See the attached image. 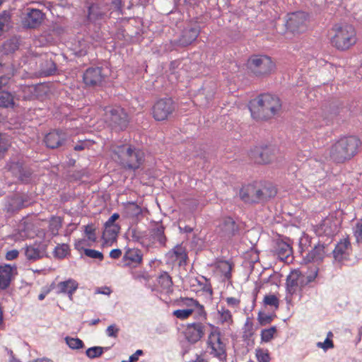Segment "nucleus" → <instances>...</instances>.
Wrapping results in <instances>:
<instances>
[{"label": "nucleus", "mask_w": 362, "mask_h": 362, "mask_svg": "<svg viewBox=\"0 0 362 362\" xmlns=\"http://www.w3.org/2000/svg\"><path fill=\"white\" fill-rule=\"evenodd\" d=\"M362 142L357 136H342L331 142L327 148V156L335 164H344L358 154Z\"/></svg>", "instance_id": "f257e3e1"}, {"label": "nucleus", "mask_w": 362, "mask_h": 362, "mask_svg": "<svg viewBox=\"0 0 362 362\" xmlns=\"http://www.w3.org/2000/svg\"><path fill=\"white\" fill-rule=\"evenodd\" d=\"M327 39L332 47L339 52H346L358 42L354 25L347 22L334 23L327 31Z\"/></svg>", "instance_id": "f03ea898"}, {"label": "nucleus", "mask_w": 362, "mask_h": 362, "mask_svg": "<svg viewBox=\"0 0 362 362\" xmlns=\"http://www.w3.org/2000/svg\"><path fill=\"white\" fill-rule=\"evenodd\" d=\"M249 109L253 119L267 121L280 115L282 102L277 95L263 93L250 101Z\"/></svg>", "instance_id": "7ed1b4c3"}, {"label": "nucleus", "mask_w": 362, "mask_h": 362, "mask_svg": "<svg viewBox=\"0 0 362 362\" xmlns=\"http://www.w3.org/2000/svg\"><path fill=\"white\" fill-rule=\"evenodd\" d=\"M112 151L117 156L120 165L125 169L137 170L144 162V151L132 144L116 145L113 147Z\"/></svg>", "instance_id": "20e7f679"}, {"label": "nucleus", "mask_w": 362, "mask_h": 362, "mask_svg": "<svg viewBox=\"0 0 362 362\" xmlns=\"http://www.w3.org/2000/svg\"><path fill=\"white\" fill-rule=\"evenodd\" d=\"M209 331L206 339V352L220 362L227 360V343L218 327L209 324Z\"/></svg>", "instance_id": "39448f33"}, {"label": "nucleus", "mask_w": 362, "mask_h": 362, "mask_svg": "<svg viewBox=\"0 0 362 362\" xmlns=\"http://www.w3.org/2000/svg\"><path fill=\"white\" fill-rule=\"evenodd\" d=\"M178 304L180 306L186 307L185 309H178L173 312V315L180 320H186L194 313V318L196 320H206L208 314L204 305L201 304L197 299L193 298H180Z\"/></svg>", "instance_id": "423d86ee"}, {"label": "nucleus", "mask_w": 362, "mask_h": 362, "mask_svg": "<svg viewBox=\"0 0 362 362\" xmlns=\"http://www.w3.org/2000/svg\"><path fill=\"white\" fill-rule=\"evenodd\" d=\"M103 111V119L110 127L122 130L127 127L128 115L120 106H107Z\"/></svg>", "instance_id": "0eeeda50"}, {"label": "nucleus", "mask_w": 362, "mask_h": 362, "mask_svg": "<svg viewBox=\"0 0 362 362\" xmlns=\"http://www.w3.org/2000/svg\"><path fill=\"white\" fill-rule=\"evenodd\" d=\"M247 64L251 73L257 77L267 76L275 69V64L267 55H253Z\"/></svg>", "instance_id": "6e6552de"}, {"label": "nucleus", "mask_w": 362, "mask_h": 362, "mask_svg": "<svg viewBox=\"0 0 362 362\" xmlns=\"http://www.w3.org/2000/svg\"><path fill=\"white\" fill-rule=\"evenodd\" d=\"M340 221L334 216H329L314 226L315 233L320 238L332 239L339 231Z\"/></svg>", "instance_id": "1a4fd4ad"}, {"label": "nucleus", "mask_w": 362, "mask_h": 362, "mask_svg": "<svg viewBox=\"0 0 362 362\" xmlns=\"http://www.w3.org/2000/svg\"><path fill=\"white\" fill-rule=\"evenodd\" d=\"M175 108V103L171 98H160L152 106L151 115L156 121L167 120L173 114Z\"/></svg>", "instance_id": "9d476101"}, {"label": "nucleus", "mask_w": 362, "mask_h": 362, "mask_svg": "<svg viewBox=\"0 0 362 362\" xmlns=\"http://www.w3.org/2000/svg\"><path fill=\"white\" fill-rule=\"evenodd\" d=\"M252 161L259 165H266L276 158V150L271 146H259L252 148L249 153Z\"/></svg>", "instance_id": "9b49d317"}, {"label": "nucleus", "mask_w": 362, "mask_h": 362, "mask_svg": "<svg viewBox=\"0 0 362 362\" xmlns=\"http://www.w3.org/2000/svg\"><path fill=\"white\" fill-rule=\"evenodd\" d=\"M308 16L303 11H297L287 15L286 27L292 33H301L308 28Z\"/></svg>", "instance_id": "f8f14e48"}, {"label": "nucleus", "mask_w": 362, "mask_h": 362, "mask_svg": "<svg viewBox=\"0 0 362 362\" xmlns=\"http://www.w3.org/2000/svg\"><path fill=\"white\" fill-rule=\"evenodd\" d=\"M119 218L117 213L113 214L105 222L102 238L103 244L110 246L117 240L118 233L120 230L119 225L115 223V221Z\"/></svg>", "instance_id": "ddd939ff"}, {"label": "nucleus", "mask_w": 362, "mask_h": 362, "mask_svg": "<svg viewBox=\"0 0 362 362\" xmlns=\"http://www.w3.org/2000/svg\"><path fill=\"white\" fill-rule=\"evenodd\" d=\"M107 75L102 67H89L83 74V82L88 87L101 86L105 82Z\"/></svg>", "instance_id": "4468645a"}, {"label": "nucleus", "mask_w": 362, "mask_h": 362, "mask_svg": "<svg viewBox=\"0 0 362 362\" xmlns=\"http://www.w3.org/2000/svg\"><path fill=\"white\" fill-rule=\"evenodd\" d=\"M305 285V276L299 269L292 270L287 276L286 288L289 295L293 296L300 293Z\"/></svg>", "instance_id": "2eb2a0df"}, {"label": "nucleus", "mask_w": 362, "mask_h": 362, "mask_svg": "<svg viewBox=\"0 0 362 362\" xmlns=\"http://www.w3.org/2000/svg\"><path fill=\"white\" fill-rule=\"evenodd\" d=\"M143 252L136 247H125L122 258V264L124 267L135 269L143 263Z\"/></svg>", "instance_id": "dca6fc26"}, {"label": "nucleus", "mask_w": 362, "mask_h": 362, "mask_svg": "<svg viewBox=\"0 0 362 362\" xmlns=\"http://www.w3.org/2000/svg\"><path fill=\"white\" fill-rule=\"evenodd\" d=\"M186 340L191 343L198 342L205 334V325L202 322L187 323L184 331Z\"/></svg>", "instance_id": "f3484780"}, {"label": "nucleus", "mask_w": 362, "mask_h": 362, "mask_svg": "<svg viewBox=\"0 0 362 362\" xmlns=\"http://www.w3.org/2000/svg\"><path fill=\"white\" fill-rule=\"evenodd\" d=\"M332 252L329 244L318 243L310 252L304 256V259L308 262L320 263Z\"/></svg>", "instance_id": "a211bd4d"}, {"label": "nucleus", "mask_w": 362, "mask_h": 362, "mask_svg": "<svg viewBox=\"0 0 362 362\" xmlns=\"http://www.w3.org/2000/svg\"><path fill=\"white\" fill-rule=\"evenodd\" d=\"M217 231L221 237L230 239L238 233L239 226L233 218L226 216L221 219Z\"/></svg>", "instance_id": "6ab92c4d"}, {"label": "nucleus", "mask_w": 362, "mask_h": 362, "mask_svg": "<svg viewBox=\"0 0 362 362\" xmlns=\"http://www.w3.org/2000/svg\"><path fill=\"white\" fill-rule=\"evenodd\" d=\"M191 287L196 293H202L209 300H212L214 291L210 279L204 276L194 278L192 280Z\"/></svg>", "instance_id": "aec40b11"}, {"label": "nucleus", "mask_w": 362, "mask_h": 362, "mask_svg": "<svg viewBox=\"0 0 362 362\" xmlns=\"http://www.w3.org/2000/svg\"><path fill=\"white\" fill-rule=\"evenodd\" d=\"M17 274V267L15 264L0 265V290L7 289Z\"/></svg>", "instance_id": "412c9836"}, {"label": "nucleus", "mask_w": 362, "mask_h": 362, "mask_svg": "<svg viewBox=\"0 0 362 362\" xmlns=\"http://www.w3.org/2000/svg\"><path fill=\"white\" fill-rule=\"evenodd\" d=\"M45 14L40 9L28 8L22 20L23 25L29 28H35L40 25Z\"/></svg>", "instance_id": "4be33fe9"}, {"label": "nucleus", "mask_w": 362, "mask_h": 362, "mask_svg": "<svg viewBox=\"0 0 362 362\" xmlns=\"http://www.w3.org/2000/svg\"><path fill=\"white\" fill-rule=\"evenodd\" d=\"M66 139L67 134L65 132L55 129L46 134L44 141L48 148H57L62 146Z\"/></svg>", "instance_id": "5701e85b"}, {"label": "nucleus", "mask_w": 362, "mask_h": 362, "mask_svg": "<svg viewBox=\"0 0 362 362\" xmlns=\"http://www.w3.org/2000/svg\"><path fill=\"white\" fill-rule=\"evenodd\" d=\"M351 252V243L348 238L341 240L332 250L333 256L335 260L341 262L347 259Z\"/></svg>", "instance_id": "b1692460"}, {"label": "nucleus", "mask_w": 362, "mask_h": 362, "mask_svg": "<svg viewBox=\"0 0 362 362\" xmlns=\"http://www.w3.org/2000/svg\"><path fill=\"white\" fill-rule=\"evenodd\" d=\"M167 257L173 263H177L179 266L186 265L188 259L187 253L185 247L177 245L170 250Z\"/></svg>", "instance_id": "393cba45"}, {"label": "nucleus", "mask_w": 362, "mask_h": 362, "mask_svg": "<svg viewBox=\"0 0 362 362\" xmlns=\"http://www.w3.org/2000/svg\"><path fill=\"white\" fill-rule=\"evenodd\" d=\"M240 197L245 203H259L257 193V185L249 184L240 190Z\"/></svg>", "instance_id": "a878e982"}, {"label": "nucleus", "mask_w": 362, "mask_h": 362, "mask_svg": "<svg viewBox=\"0 0 362 362\" xmlns=\"http://www.w3.org/2000/svg\"><path fill=\"white\" fill-rule=\"evenodd\" d=\"M55 288L57 289V294H66L69 300H72L73 296L78 288V283L73 279H69L59 282Z\"/></svg>", "instance_id": "bb28decb"}, {"label": "nucleus", "mask_w": 362, "mask_h": 362, "mask_svg": "<svg viewBox=\"0 0 362 362\" xmlns=\"http://www.w3.org/2000/svg\"><path fill=\"white\" fill-rule=\"evenodd\" d=\"M199 33L200 30L198 27L185 29L177 44L181 47L188 46L196 40Z\"/></svg>", "instance_id": "cd10ccee"}, {"label": "nucleus", "mask_w": 362, "mask_h": 362, "mask_svg": "<svg viewBox=\"0 0 362 362\" xmlns=\"http://www.w3.org/2000/svg\"><path fill=\"white\" fill-rule=\"evenodd\" d=\"M257 193L259 197V202H266L276 195L277 189L272 183H264L257 185Z\"/></svg>", "instance_id": "c85d7f7f"}, {"label": "nucleus", "mask_w": 362, "mask_h": 362, "mask_svg": "<svg viewBox=\"0 0 362 362\" xmlns=\"http://www.w3.org/2000/svg\"><path fill=\"white\" fill-rule=\"evenodd\" d=\"M10 170L23 182H28L33 174V170L30 168L23 167L19 163H13L10 167Z\"/></svg>", "instance_id": "c756f323"}, {"label": "nucleus", "mask_w": 362, "mask_h": 362, "mask_svg": "<svg viewBox=\"0 0 362 362\" xmlns=\"http://www.w3.org/2000/svg\"><path fill=\"white\" fill-rule=\"evenodd\" d=\"M216 269L224 276L225 279L230 280L232 277L233 264L226 260H217L214 263Z\"/></svg>", "instance_id": "7c9ffc66"}, {"label": "nucleus", "mask_w": 362, "mask_h": 362, "mask_svg": "<svg viewBox=\"0 0 362 362\" xmlns=\"http://www.w3.org/2000/svg\"><path fill=\"white\" fill-rule=\"evenodd\" d=\"M217 316L218 324L221 325L230 327L234 322L231 312L224 306H221L217 310Z\"/></svg>", "instance_id": "2f4dec72"}, {"label": "nucleus", "mask_w": 362, "mask_h": 362, "mask_svg": "<svg viewBox=\"0 0 362 362\" xmlns=\"http://www.w3.org/2000/svg\"><path fill=\"white\" fill-rule=\"evenodd\" d=\"M153 241H157L160 245L165 246L167 238L165 235V228L163 225H157L150 230Z\"/></svg>", "instance_id": "473e14b6"}, {"label": "nucleus", "mask_w": 362, "mask_h": 362, "mask_svg": "<svg viewBox=\"0 0 362 362\" xmlns=\"http://www.w3.org/2000/svg\"><path fill=\"white\" fill-rule=\"evenodd\" d=\"M158 283L162 291L167 293H171L173 291V280L167 272H163L160 273L158 278Z\"/></svg>", "instance_id": "72a5a7b5"}, {"label": "nucleus", "mask_w": 362, "mask_h": 362, "mask_svg": "<svg viewBox=\"0 0 362 362\" xmlns=\"http://www.w3.org/2000/svg\"><path fill=\"white\" fill-rule=\"evenodd\" d=\"M56 71V64L52 59H46L40 64V76H49L54 74Z\"/></svg>", "instance_id": "f704fd0d"}, {"label": "nucleus", "mask_w": 362, "mask_h": 362, "mask_svg": "<svg viewBox=\"0 0 362 362\" xmlns=\"http://www.w3.org/2000/svg\"><path fill=\"white\" fill-rule=\"evenodd\" d=\"M25 255L28 260L35 261L42 257V252L39 245L35 244L27 246L25 249Z\"/></svg>", "instance_id": "c9c22d12"}, {"label": "nucleus", "mask_w": 362, "mask_h": 362, "mask_svg": "<svg viewBox=\"0 0 362 362\" xmlns=\"http://www.w3.org/2000/svg\"><path fill=\"white\" fill-rule=\"evenodd\" d=\"M276 252L280 259L284 260L292 254V247L289 244L281 241L277 243Z\"/></svg>", "instance_id": "e433bc0d"}, {"label": "nucleus", "mask_w": 362, "mask_h": 362, "mask_svg": "<svg viewBox=\"0 0 362 362\" xmlns=\"http://www.w3.org/2000/svg\"><path fill=\"white\" fill-rule=\"evenodd\" d=\"M93 48V46L89 41L86 40H81L78 42V48L75 49V54L78 57H84Z\"/></svg>", "instance_id": "4c0bfd02"}, {"label": "nucleus", "mask_w": 362, "mask_h": 362, "mask_svg": "<svg viewBox=\"0 0 362 362\" xmlns=\"http://www.w3.org/2000/svg\"><path fill=\"white\" fill-rule=\"evenodd\" d=\"M63 219L60 216H52L49 221V230L53 235H57L59 233V229L62 226Z\"/></svg>", "instance_id": "58836bf2"}, {"label": "nucleus", "mask_w": 362, "mask_h": 362, "mask_svg": "<svg viewBox=\"0 0 362 362\" xmlns=\"http://www.w3.org/2000/svg\"><path fill=\"white\" fill-rule=\"evenodd\" d=\"M255 333L254 325L251 320L247 319L243 328L242 337L244 341H250Z\"/></svg>", "instance_id": "ea45409f"}, {"label": "nucleus", "mask_w": 362, "mask_h": 362, "mask_svg": "<svg viewBox=\"0 0 362 362\" xmlns=\"http://www.w3.org/2000/svg\"><path fill=\"white\" fill-rule=\"evenodd\" d=\"M14 100L13 95L8 92H3L0 94V107H13Z\"/></svg>", "instance_id": "a19ab883"}, {"label": "nucleus", "mask_w": 362, "mask_h": 362, "mask_svg": "<svg viewBox=\"0 0 362 362\" xmlns=\"http://www.w3.org/2000/svg\"><path fill=\"white\" fill-rule=\"evenodd\" d=\"M277 329L275 326L271 327L269 329H264L261 331V340L263 342H269L276 334Z\"/></svg>", "instance_id": "79ce46f5"}, {"label": "nucleus", "mask_w": 362, "mask_h": 362, "mask_svg": "<svg viewBox=\"0 0 362 362\" xmlns=\"http://www.w3.org/2000/svg\"><path fill=\"white\" fill-rule=\"evenodd\" d=\"M69 252V246L67 244L63 243L56 246L54 254L57 258L62 259L65 257Z\"/></svg>", "instance_id": "37998d69"}, {"label": "nucleus", "mask_w": 362, "mask_h": 362, "mask_svg": "<svg viewBox=\"0 0 362 362\" xmlns=\"http://www.w3.org/2000/svg\"><path fill=\"white\" fill-rule=\"evenodd\" d=\"M255 355L258 362H269L271 359L267 349L258 348L255 350Z\"/></svg>", "instance_id": "c03bdc74"}, {"label": "nucleus", "mask_w": 362, "mask_h": 362, "mask_svg": "<svg viewBox=\"0 0 362 362\" xmlns=\"http://www.w3.org/2000/svg\"><path fill=\"white\" fill-rule=\"evenodd\" d=\"M66 341L69 348L79 349L83 347V341L78 338L66 337Z\"/></svg>", "instance_id": "a18cd8bd"}, {"label": "nucleus", "mask_w": 362, "mask_h": 362, "mask_svg": "<svg viewBox=\"0 0 362 362\" xmlns=\"http://www.w3.org/2000/svg\"><path fill=\"white\" fill-rule=\"evenodd\" d=\"M103 354V348L101 346H93L88 348L86 351V356L90 358H95L100 356Z\"/></svg>", "instance_id": "49530a36"}, {"label": "nucleus", "mask_w": 362, "mask_h": 362, "mask_svg": "<svg viewBox=\"0 0 362 362\" xmlns=\"http://www.w3.org/2000/svg\"><path fill=\"white\" fill-rule=\"evenodd\" d=\"M263 302L266 305L274 306L276 308H278L279 305V300L274 294L266 295L264 297Z\"/></svg>", "instance_id": "de8ad7c7"}, {"label": "nucleus", "mask_w": 362, "mask_h": 362, "mask_svg": "<svg viewBox=\"0 0 362 362\" xmlns=\"http://www.w3.org/2000/svg\"><path fill=\"white\" fill-rule=\"evenodd\" d=\"M11 144L8 137L5 134H0V153L7 151Z\"/></svg>", "instance_id": "09e8293b"}, {"label": "nucleus", "mask_w": 362, "mask_h": 362, "mask_svg": "<svg viewBox=\"0 0 362 362\" xmlns=\"http://www.w3.org/2000/svg\"><path fill=\"white\" fill-rule=\"evenodd\" d=\"M84 254L90 258L98 259L99 260L103 259V255L102 252L93 250V249H84Z\"/></svg>", "instance_id": "8fccbe9b"}, {"label": "nucleus", "mask_w": 362, "mask_h": 362, "mask_svg": "<svg viewBox=\"0 0 362 362\" xmlns=\"http://www.w3.org/2000/svg\"><path fill=\"white\" fill-rule=\"evenodd\" d=\"M329 337H332V333L329 332L327 335V338L325 340L324 342H318L317 346L322 348L325 350L328 349H331L334 347V343L332 339L329 338Z\"/></svg>", "instance_id": "3c124183"}, {"label": "nucleus", "mask_w": 362, "mask_h": 362, "mask_svg": "<svg viewBox=\"0 0 362 362\" xmlns=\"http://www.w3.org/2000/svg\"><path fill=\"white\" fill-rule=\"evenodd\" d=\"M37 86H25L23 87V91L25 93H29L30 95H23L24 99L25 100H31L33 99L35 95H33V93L36 91Z\"/></svg>", "instance_id": "603ef678"}, {"label": "nucleus", "mask_w": 362, "mask_h": 362, "mask_svg": "<svg viewBox=\"0 0 362 362\" xmlns=\"http://www.w3.org/2000/svg\"><path fill=\"white\" fill-rule=\"evenodd\" d=\"M95 228L91 225H88L85 227V233L89 240L95 241L96 236L95 233Z\"/></svg>", "instance_id": "864d4df0"}, {"label": "nucleus", "mask_w": 362, "mask_h": 362, "mask_svg": "<svg viewBox=\"0 0 362 362\" xmlns=\"http://www.w3.org/2000/svg\"><path fill=\"white\" fill-rule=\"evenodd\" d=\"M119 329L115 325H111L107 327L106 334L108 337L116 338L118 335Z\"/></svg>", "instance_id": "5fc2aeb1"}, {"label": "nucleus", "mask_w": 362, "mask_h": 362, "mask_svg": "<svg viewBox=\"0 0 362 362\" xmlns=\"http://www.w3.org/2000/svg\"><path fill=\"white\" fill-rule=\"evenodd\" d=\"M354 235L356 238L357 242L362 243V219L357 223Z\"/></svg>", "instance_id": "6e6d98bb"}, {"label": "nucleus", "mask_w": 362, "mask_h": 362, "mask_svg": "<svg viewBox=\"0 0 362 362\" xmlns=\"http://www.w3.org/2000/svg\"><path fill=\"white\" fill-rule=\"evenodd\" d=\"M92 144L93 143L90 141H81L74 146V149L77 151H83L85 148H89Z\"/></svg>", "instance_id": "4d7b16f0"}, {"label": "nucleus", "mask_w": 362, "mask_h": 362, "mask_svg": "<svg viewBox=\"0 0 362 362\" xmlns=\"http://www.w3.org/2000/svg\"><path fill=\"white\" fill-rule=\"evenodd\" d=\"M226 301L228 305L233 308H238L240 303V300L235 297H227Z\"/></svg>", "instance_id": "13d9d810"}, {"label": "nucleus", "mask_w": 362, "mask_h": 362, "mask_svg": "<svg viewBox=\"0 0 362 362\" xmlns=\"http://www.w3.org/2000/svg\"><path fill=\"white\" fill-rule=\"evenodd\" d=\"M17 47V45L13 40L6 41L4 45V48L7 52H13Z\"/></svg>", "instance_id": "bf43d9fd"}, {"label": "nucleus", "mask_w": 362, "mask_h": 362, "mask_svg": "<svg viewBox=\"0 0 362 362\" xmlns=\"http://www.w3.org/2000/svg\"><path fill=\"white\" fill-rule=\"evenodd\" d=\"M19 252L17 250H9L6 253L5 257L7 260H13L18 257Z\"/></svg>", "instance_id": "052dcab7"}, {"label": "nucleus", "mask_w": 362, "mask_h": 362, "mask_svg": "<svg viewBox=\"0 0 362 362\" xmlns=\"http://www.w3.org/2000/svg\"><path fill=\"white\" fill-rule=\"evenodd\" d=\"M144 236L143 233L139 231L137 229H133L132 230V238L135 241L140 242Z\"/></svg>", "instance_id": "680f3d73"}, {"label": "nucleus", "mask_w": 362, "mask_h": 362, "mask_svg": "<svg viewBox=\"0 0 362 362\" xmlns=\"http://www.w3.org/2000/svg\"><path fill=\"white\" fill-rule=\"evenodd\" d=\"M258 320L259 322V324L261 325H265L267 324H269L272 322V318L271 316L269 315H259L258 316Z\"/></svg>", "instance_id": "e2e57ef3"}, {"label": "nucleus", "mask_w": 362, "mask_h": 362, "mask_svg": "<svg viewBox=\"0 0 362 362\" xmlns=\"http://www.w3.org/2000/svg\"><path fill=\"white\" fill-rule=\"evenodd\" d=\"M122 256V250L120 249H113L110 252V257L114 259H119Z\"/></svg>", "instance_id": "0e129e2a"}, {"label": "nucleus", "mask_w": 362, "mask_h": 362, "mask_svg": "<svg viewBox=\"0 0 362 362\" xmlns=\"http://www.w3.org/2000/svg\"><path fill=\"white\" fill-rule=\"evenodd\" d=\"M11 77L6 76H0V90L5 88L10 82Z\"/></svg>", "instance_id": "69168bd1"}, {"label": "nucleus", "mask_w": 362, "mask_h": 362, "mask_svg": "<svg viewBox=\"0 0 362 362\" xmlns=\"http://www.w3.org/2000/svg\"><path fill=\"white\" fill-rule=\"evenodd\" d=\"M317 274H318V269H315V270L313 271V272H312L311 274H310L308 276H307V280L305 281V283L306 284L308 283H310V282H313L317 277Z\"/></svg>", "instance_id": "338daca9"}, {"label": "nucleus", "mask_w": 362, "mask_h": 362, "mask_svg": "<svg viewBox=\"0 0 362 362\" xmlns=\"http://www.w3.org/2000/svg\"><path fill=\"white\" fill-rule=\"evenodd\" d=\"M56 284L54 282H52L49 286H46L42 288V292L45 295H48L53 289L56 288Z\"/></svg>", "instance_id": "774afa93"}]
</instances>
